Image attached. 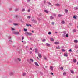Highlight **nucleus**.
<instances>
[{
	"label": "nucleus",
	"mask_w": 78,
	"mask_h": 78,
	"mask_svg": "<svg viewBox=\"0 0 78 78\" xmlns=\"http://www.w3.org/2000/svg\"><path fill=\"white\" fill-rule=\"evenodd\" d=\"M38 56L39 58H42V55L41 54H38Z\"/></svg>",
	"instance_id": "nucleus-2"
},
{
	"label": "nucleus",
	"mask_w": 78,
	"mask_h": 78,
	"mask_svg": "<svg viewBox=\"0 0 78 78\" xmlns=\"http://www.w3.org/2000/svg\"><path fill=\"white\" fill-rule=\"evenodd\" d=\"M25 34L29 35V36H31V35H32V33H30L28 32H26Z\"/></svg>",
	"instance_id": "nucleus-1"
},
{
	"label": "nucleus",
	"mask_w": 78,
	"mask_h": 78,
	"mask_svg": "<svg viewBox=\"0 0 78 78\" xmlns=\"http://www.w3.org/2000/svg\"><path fill=\"white\" fill-rule=\"evenodd\" d=\"M69 51H70L71 52V51H72V49H70Z\"/></svg>",
	"instance_id": "nucleus-38"
},
{
	"label": "nucleus",
	"mask_w": 78,
	"mask_h": 78,
	"mask_svg": "<svg viewBox=\"0 0 78 78\" xmlns=\"http://www.w3.org/2000/svg\"><path fill=\"white\" fill-rule=\"evenodd\" d=\"M22 11H25V9H22Z\"/></svg>",
	"instance_id": "nucleus-32"
},
{
	"label": "nucleus",
	"mask_w": 78,
	"mask_h": 78,
	"mask_svg": "<svg viewBox=\"0 0 78 78\" xmlns=\"http://www.w3.org/2000/svg\"><path fill=\"white\" fill-rule=\"evenodd\" d=\"M37 59L38 60H39V58L38 57H37Z\"/></svg>",
	"instance_id": "nucleus-42"
},
{
	"label": "nucleus",
	"mask_w": 78,
	"mask_h": 78,
	"mask_svg": "<svg viewBox=\"0 0 78 78\" xmlns=\"http://www.w3.org/2000/svg\"><path fill=\"white\" fill-rule=\"evenodd\" d=\"M46 41V39H43L42 40V42H45Z\"/></svg>",
	"instance_id": "nucleus-12"
},
{
	"label": "nucleus",
	"mask_w": 78,
	"mask_h": 78,
	"mask_svg": "<svg viewBox=\"0 0 78 78\" xmlns=\"http://www.w3.org/2000/svg\"><path fill=\"white\" fill-rule=\"evenodd\" d=\"M55 44V45H58V44H59V42H55L54 43Z\"/></svg>",
	"instance_id": "nucleus-3"
},
{
	"label": "nucleus",
	"mask_w": 78,
	"mask_h": 78,
	"mask_svg": "<svg viewBox=\"0 0 78 78\" xmlns=\"http://www.w3.org/2000/svg\"><path fill=\"white\" fill-rule=\"evenodd\" d=\"M74 42L75 43H78V40H74Z\"/></svg>",
	"instance_id": "nucleus-5"
},
{
	"label": "nucleus",
	"mask_w": 78,
	"mask_h": 78,
	"mask_svg": "<svg viewBox=\"0 0 78 78\" xmlns=\"http://www.w3.org/2000/svg\"><path fill=\"white\" fill-rule=\"evenodd\" d=\"M51 32H48V34L49 35H50V34H51Z\"/></svg>",
	"instance_id": "nucleus-29"
},
{
	"label": "nucleus",
	"mask_w": 78,
	"mask_h": 78,
	"mask_svg": "<svg viewBox=\"0 0 78 78\" xmlns=\"http://www.w3.org/2000/svg\"><path fill=\"white\" fill-rule=\"evenodd\" d=\"M14 25H17V24H14Z\"/></svg>",
	"instance_id": "nucleus-43"
},
{
	"label": "nucleus",
	"mask_w": 78,
	"mask_h": 78,
	"mask_svg": "<svg viewBox=\"0 0 78 78\" xmlns=\"http://www.w3.org/2000/svg\"><path fill=\"white\" fill-rule=\"evenodd\" d=\"M51 73V75H53V73Z\"/></svg>",
	"instance_id": "nucleus-41"
},
{
	"label": "nucleus",
	"mask_w": 78,
	"mask_h": 78,
	"mask_svg": "<svg viewBox=\"0 0 78 78\" xmlns=\"http://www.w3.org/2000/svg\"><path fill=\"white\" fill-rule=\"evenodd\" d=\"M66 73L64 72V73H63V75H66Z\"/></svg>",
	"instance_id": "nucleus-25"
},
{
	"label": "nucleus",
	"mask_w": 78,
	"mask_h": 78,
	"mask_svg": "<svg viewBox=\"0 0 78 78\" xmlns=\"http://www.w3.org/2000/svg\"><path fill=\"white\" fill-rule=\"evenodd\" d=\"M32 33H34V32L33 31H32Z\"/></svg>",
	"instance_id": "nucleus-49"
},
{
	"label": "nucleus",
	"mask_w": 78,
	"mask_h": 78,
	"mask_svg": "<svg viewBox=\"0 0 78 78\" xmlns=\"http://www.w3.org/2000/svg\"><path fill=\"white\" fill-rule=\"evenodd\" d=\"M62 23V24H64V23H65V22H64V21H62V22H61Z\"/></svg>",
	"instance_id": "nucleus-19"
},
{
	"label": "nucleus",
	"mask_w": 78,
	"mask_h": 78,
	"mask_svg": "<svg viewBox=\"0 0 78 78\" xmlns=\"http://www.w3.org/2000/svg\"><path fill=\"white\" fill-rule=\"evenodd\" d=\"M12 31H14V29L13 28H12Z\"/></svg>",
	"instance_id": "nucleus-35"
},
{
	"label": "nucleus",
	"mask_w": 78,
	"mask_h": 78,
	"mask_svg": "<svg viewBox=\"0 0 78 78\" xmlns=\"http://www.w3.org/2000/svg\"><path fill=\"white\" fill-rule=\"evenodd\" d=\"M35 53H37V49H35Z\"/></svg>",
	"instance_id": "nucleus-24"
},
{
	"label": "nucleus",
	"mask_w": 78,
	"mask_h": 78,
	"mask_svg": "<svg viewBox=\"0 0 78 78\" xmlns=\"http://www.w3.org/2000/svg\"><path fill=\"white\" fill-rule=\"evenodd\" d=\"M27 1H28V2H30V0H27Z\"/></svg>",
	"instance_id": "nucleus-44"
},
{
	"label": "nucleus",
	"mask_w": 78,
	"mask_h": 78,
	"mask_svg": "<svg viewBox=\"0 0 78 78\" xmlns=\"http://www.w3.org/2000/svg\"><path fill=\"white\" fill-rule=\"evenodd\" d=\"M71 72L72 73H74V72L73 70H71Z\"/></svg>",
	"instance_id": "nucleus-20"
},
{
	"label": "nucleus",
	"mask_w": 78,
	"mask_h": 78,
	"mask_svg": "<svg viewBox=\"0 0 78 78\" xmlns=\"http://www.w3.org/2000/svg\"><path fill=\"white\" fill-rule=\"evenodd\" d=\"M50 69L51 70L53 71V66H50Z\"/></svg>",
	"instance_id": "nucleus-4"
},
{
	"label": "nucleus",
	"mask_w": 78,
	"mask_h": 78,
	"mask_svg": "<svg viewBox=\"0 0 78 78\" xmlns=\"http://www.w3.org/2000/svg\"><path fill=\"white\" fill-rule=\"evenodd\" d=\"M26 75V73H24L23 74V76H25Z\"/></svg>",
	"instance_id": "nucleus-16"
},
{
	"label": "nucleus",
	"mask_w": 78,
	"mask_h": 78,
	"mask_svg": "<svg viewBox=\"0 0 78 78\" xmlns=\"http://www.w3.org/2000/svg\"><path fill=\"white\" fill-rule=\"evenodd\" d=\"M24 30L25 31H27V29H24Z\"/></svg>",
	"instance_id": "nucleus-26"
},
{
	"label": "nucleus",
	"mask_w": 78,
	"mask_h": 78,
	"mask_svg": "<svg viewBox=\"0 0 78 78\" xmlns=\"http://www.w3.org/2000/svg\"><path fill=\"white\" fill-rule=\"evenodd\" d=\"M65 12L66 13H67V12H68V10H67V9H65Z\"/></svg>",
	"instance_id": "nucleus-8"
},
{
	"label": "nucleus",
	"mask_w": 78,
	"mask_h": 78,
	"mask_svg": "<svg viewBox=\"0 0 78 78\" xmlns=\"http://www.w3.org/2000/svg\"><path fill=\"white\" fill-rule=\"evenodd\" d=\"M24 39V37H22V40H23Z\"/></svg>",
	"instance_id": "nucleus-30"
},
{
	"label": "nucleus",
	"mask_w": 78,
	"mask_h": 78,
	"mask_svg": "<svg viewBox=\"0 0 78 78\" xmlns=\"http://www.w3.org/2000/svg\"><path fill=\"white\" fill-rule=\"evenodd\" d=\"M9 41H11V40H9Z\"/></svg>",
	"instance_id": "nucleus-50"
},
{
	"label": "nucleus",
	"mask_w": 78,
	"mask_h": 78,
	"mask_svg": "<svg viewBox=\"0 0 78 78\" xmlns=\"http://www.w3.org/2000/svg\"><path fill=\"white\" fill-rule=\"evenodd\" d=\"M73 32H76V30L74 29L73 30Z\"/></svg>",
	"instance_id": "nucleus-33"
},
{
	"label": "nucleus",
	"mask_w": 78,
	"mask_h": 78,
	"mask_svg": "<svg viewBox=\"0 0 78 78\" xmlns=\"http://www.w3.org/2000/svg\"><path fill=\"white\" fill-rule=\"evenodd\" d=\"M26 25L27 26V27H29V26H30V27H31V25L30 24H26Z\"/></svg>",
	"instance_id": "nucleus-9"
},
{
	"label": "nucleus",
	"mask_w": 78,
	"mask_h": 78,
	"mask_svg": "<svg viewBox=\"0 0 78 78\" xmlns=\"http://www.w3.org/2000/svg\"><path fill=\"white\" fill-rule=\"evenodd\" d=\"M77 65H78V62H77Z\"/></svg>",
	"instance_id": "nucleus-48"
},
{
	"label": "nucleus",
	"mask_w": 78,
	"mask_h": 78,
	"mask_svg": "<svg viewBox=\"0 0 78 78\" xmlns=\"http://www.w3.org/2000/svg\"><path fill=\"white\" fill-rule=\"evenodd\" d=\"M50 19L51 20H52V19H53V17L52 16H50Z\"/></svg>",
	"instance_id": "nucleus-17"
},
{
	"label": "nucleus",
	"mask_w": 78,
	"mask_h": 78,
	"mask_svg": "<svg viewBox=\"0 0 78 78\" xmlns=\"http://www.w3.org/2000/svg\"><path fill=\"white\" fill-rule=\"evenodd\" d=\"M28 12H30V10H28Z\"/></svg>",
	"instance_id": "nucleus-40"
},
{
	"label": "nucleus",
	"mask_w": 78,
	"mask_h": 78,
	"mask_svg": "<svg viewBox=\"0 0 78 78\" xmlns=\"http://www.w3.org/2000/svg\"><path fill=\"white\" fill-rule=\"evenodd\" d=\"M51 23H52V25H54V22H52Z\"/></svg>",
	"instance_id": "nucleus-37"
},
{
	"label": "nucleus",
	"mask_w": 78,
	"mask_h": 78,
	"mask_svg": "<svg viewBox=\"0 0 78 78\" xmlns=\"http://www.w3.org/2000/svg\"><path fill=\"white\" fill-rule=\"evenodd\" d=\"M30 60L31 61V62H33L34 61L33 59H30Z\"/></svg>",
	"instance_id": "nucleus-31"
},
{
	"label": "nucleus",
	"mask_w": 78,
	"mask_h": 78,
	"mask_svg": "<svg viewBox=\"0 0 78 78\" xmlns=\"http://www.w3.org/2000/svg\"><path fill=\"white\" fill-rule=\"evenodd\" d=\"M44 59H45V60H47V58L46 57H45Z\"/></svg>",
	"instance_id": "nucleus-39"
},
{
	"label": "nucleus",
	"mask_w": 78,
	"mask_h": 78,
	"mask_svg": "<svg viewBox=\"0 0 78 78\" xmlns=\"http://www.w3.org/2000/svg\"><path fill=\"white\" fill-rule=\"evenodd\" d=\"M60 69L62 70H63V69H64V68L63 67H61L60 68Z\"/></svg>",
	"instance_id": "nucleus-27"
},
{
	"label": "nucleus",
	"mask_w": 78,
	"mask_h": 78,
	"mask_svg": "<svg viewBox=\"0 0 78 78\" xmlns=\"http://www.w3.org/2000/svg\"><path fill=\"white\" fill-rule=\"evenodd\" d=\"M55 6H60L59 4H55Z\"/></svg>",
	"instance_id": "nucleus-22"
},
{
	"label": "nucleus",
	"mask_w": 78,
	"mask_h": 78,
	"mask_svg": "<svg viewBox=\"0 0 78 78\" xmlns=\"http://www.w3.org/2000/svg\"><path fill=\"white\" fill-rule=\"evenodd\" d=\"M22 42H23V41H22Z\"/></svg>",
	"instance_id": "nucleus-46"
},
{
	"label": "nucleus",
	"mask_w": 78,
	"mask_h": 78,
	"mask_svg": "<svg viewBox=\"0 0 78 78\" xmlns=\"http://www.w3.org/2000/svg\"><path fill=\"white\" fill-rule=\"evenodd\" d=\"M46 2V1H44V3H45Z\"/></svg>",
	"instance_id": "nucleus-45"
},
{
	"label": "nucleus",
	"mask_w": 78,
	"mask_h": 78,
	"mask_svg": "<svg viewBox=\"0 0 78 78\" xmlns=\"http://www.w3.org/2000/svg\"><path fill=\"white\" fill-rule=\"evenodd\" d=\"M44 12H46V13H48V11L47 10H44Z\"/></svg>",
	"instance_id": "nucleus-18"
},
{
	"label": "nucleus",
	"mask_w": 78,
	"mask_h": 78,
	"mask_svg": "<svg viewBox=\"0 0 78 78\" xmlns=\"http://www.w3.org/2000/svg\"><path fill=\"white\" fill-rule=\"evenodd\" d=\"M66 37H69V34H67L66 36Z\"/></svg>",
	"instance_id": "nucleus-23"
},
{
	"label": "nucleus",
	"mask_w": 78,
	"mask_h": 78,
	"mask_svg": "<svg viewBox=\"0 0 78 78\" xmlns=\"http://www.w3.org/2000/svg\"><path fill=\"white\" fill-rule=\"evenodd\" d=\"M17 59H18V60L19 61H21V59L20 58H17Z\"/></svg>",
	"instance_id": "nucleus-21"
},
{
	"label": "nucleus",
	"mask_w": 78,
	"mask_h": 78,
	"mask_svg": "<svg viewBox=\"0 0 78 78\" xmlns=\"http://www.w3.org/2000/svg\"><path fill=\"white\" fill-rule=\"evenodd\" d=\"M46 46H48V47H50V44H48V43H46Z\"/></svg>",
	"instance_id": "nucleus-6"
},
{
	"label": "nucleus",
	"mask_w": 78,
	"mask_h": 78,
	"mask_svg": "<svg viewBox=\"0 0 78 78\" xmlns=\"http://www.w3.org/2000/svg\"><path fill=\"white\" fill-rule=\"evenodd\" d=\"M64 56H66V57H67V56H68V55H67V54L66 53V54H65L64 55Z\"/></svg>",
	"instance_id": "nucleus-11"
},
{
	"label": "nucleus",
	"mask_w": 78,
	"mask_h": 78,
	"mask_svg": "<svg viewBox=\"0 0 78 78\" xmlns=\"http://www.w3.org/2000/svg\"><path fill=\"white\" fill-rule=\"evenodd\" d=\"M58 17H61V16H62V15L60 14H58Z\"/></svg>",
	"instance_id": "nucleus-15"
},
{
	"label": "nucleus",
	"mask_w": 78,
	"mask_h": 78,
	"mask_svg": "<svg viewBox=\"0 0 78 78\" xmlns=\"http://www.w3.org/2000/svg\"><path fill=\"white\" fill-rule=\"evenodd\" d=\"M30 50H32V49L31 48H30Z\"/></svg>",
	"instance_id": "nucleus-47"
},
{
	"label": "nucleus",
	"mask_w": 78,
	"mask_h": 78,
	"mask_svg": "<svg viewBox=\"0 0 78 78\" xmlns=\"http://www.w3.org/2000/svg\"><path fill=\"white\" fill-rule=\"evenodd\" d=\"M35 64L36 66H39V64L36 62H35Z\"/></svg>",
	"instance_id": "nucleus-7"
},
{
	"label": "nucleus",
	"mask_w": 78,
	"mask_h": 78,
	"mask_svg": "<svg viewBox=\"0 0 78 78\" xmlns=\"http://www.w3.org/2000/svg\"><path fill=\"white\" fill-rule=\"evenodd\" d=\"M56 49H60L61 48L59 47V46H58V47H56Z\"/></svg>",
	"instance_id": "nucleus-14"
},
{
	"label": "nucleus",
	"mask_w": 78,
	"mask_h": 78,
	"mask_svg": "<svg viewBox=\"0 0 78 78\" xmlns=\"http://www.w3.org/2000/svg\"><path fill=\"white\" fill-rule=\"evenodd\" d=\"M30 18L31 16H27V18H28V19H30Z\"/></svg>",
	"instance_id": "nucleus-28"
},
{
	"label": "nucleus",
	"mask_w": 78,
	"mask_h": 78,
	"mask_svg": "<svg viewBox=\"0 0 78 78\" xmlns=\"http://www.w3.org/2000/svg\"><path fill=\"white\" fill-rule=\"evenodd\" d=\"M73 18H74V19H76V16H74L73 17Z\"/></svg>",
	"instance_id": "nucleus-34"
},
{
	"label": "nucleus",
	"mask_w": 78,
	"mask_h": 78,
	"mask_svg": "<svg viewBox=\"0 0 78 78\" xmlns=\"http://www.w3.org/2000/svg\"><path fill=\"white\" fill-rule=\"evenodd\" d=\"M62 51H65V50H64V49H62Z\"/></svg>",
	"instance_id": "nucleus-36"
},
{
	"label": "nucleus",
	"mask_w": 78,
	"mask_h": 78,
	"mask_svg": "<svg viewBox=\"0 0 78 78\" xmlns=\"http://www.w3.org/2000/svg\"><path fill=\"white\" fill-rule=\"evenodd\" d=\"M50 41H54V39L53 38H51Z\"/></svg>",
	"instance_id": "nucleus-13"
},
{
	"label": "nucleus",
	"mask_w": 78,
	"mask_h": 78,
	"mask_svg": "<svg viewBox=\"0 0 78 78\" xmlns=\"http://www.w3.org/2000/svg\"><path fill=\"white\" fill-rule=\"evenodd\" d=\"M76 62V59H74L73 60V62L74 63H75V62Z\"/></svg>",
	"instance_id": "nucleus-10"
}]
</instances>
